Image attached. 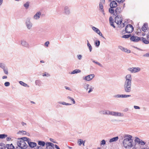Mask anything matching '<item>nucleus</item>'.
Wrapping results in <instances>:
<instances>
[{
	"instance_id": "1",
	"label": "nucleus",
	"mask_w": 149,
	"mask_h": 149,
	"mask_svg": "<svg viewBox=\"0 0 149 149\" xmlns=\"http://www.w3.org/2000/svg\"><path fill=\"white\" fill-rule=\"evenodd\" d=\"M132 136L129 134H125L123 136V145L125 148L130 149L133 146V141Z\"/></svg>"
},
{
	"instance_id": "2",
	"label": "nucleus",
	"mask_w": 149,
	"mask_h": 149,
	"mask_svg": "<svg viewBox=\"0 0 149 149\" xmlns=\"http://www.w3.org/2000/svg\"><path fill=\"white\" fill-rule=\"evenodd\" d=\"M19 140L17 142V145L18 146L22 149H25L27 147V142L29 139L26 137L21 138L18 139Z\"/></svg>"
},
{
	"instance_id": "3",
	"label": "nucleus",
	"mask_w": 149,
	"mask_h": 149,
	"mask_svg": "<svg viewBox=\"0 0 149 149\" xmlns=\"http://www.w3.org/2000/svg\"><path fill=\"white\" fill-rule=\"evenodd\" d=\"M124 86L132 85V77L131 74H128L125 77Z\"/></svg>"
},
{
	"instance_id": "4",
	"label": "nucleus",
	"mask_w": 149,
	"mask_h": 149,
	"mask_svg": "<svg viewBox=\"0 0 149 149\" xmlns=\"http://www.w3.org/2000/svg\"><path fill=\"white\" fill-rule=\"evenodd\" d=\"M116 15L115 18V22L117 24H121L123 21V18L120 15Z\"/></svg>"
},
{
	"instance_id": "5",
	"label": "nucleus",
	"mask_w": 149,
	"mask_h": 149,
	"mask_svg": "<svg viewBox=\"0 0 149 149\" xmlns=\"http://www.w3.org/2000/svg\"><path fill=\"white\" fill-rule=\"evenodd\" d=\"M134 29L133 27L130 24H128L127 25L125 28L126 32L127 33H132L133 32Z\"/></svg>"
},
{
	"instance_id": "6",
	"label": "nucleus",
	"mask_w": 149,
	"mask_h": 149,
	"mask_svg": "<svg viewBox=\"0 0 149 149\" xmlns=\"http://www.w3.org/2000/svg\"><path fill=\"white\" fill-rule=\"evenodd\" d=\"M25 24L27 28L30 30L32 29L33 26V24L31 22L30 20V19L29 18H28L26 19L25 22Z\"/></svg>"
},
{
	"instance_id": "7",
	"label": "nucleus",
	"mask_w": 149,
	"mask_h": 149,
	"mask_svg": "<svg viewBox=\"0 0 149 149\" xmlns=\"http://www.w3.org/2000/svg\"><path fill=\"white\" fill-rule=\"evenodd\" d=\"M127 70L131 73H135L139 72L141 70V69L139 67L129 68L127 69Z\"/></svg>"
},
{
	"instance_id": "8",
	"label": "nucleus",
	"mask_w": 149,
	"mask_h": 149,
	"mask_svg": "<svg viewBox=\"0 0 149 149\" xmlns=\"http://www.w3.org/2000/svg\"><path fill=\"white\" fill-rule=\"evenodd\" d=\"M141 38L138 37L137 36H132L130 38V40L133 42H138L140 41Z\"/></svg>"
},
{
	"instance_id": "9",
	"label": "nucleus",
	"mask_w": 149,
	"mask_h": 149,
	"mask_svg": "<svg viewBox=\"0 0 149 149\" xmlns=\"http://www.w3.org/2000/svg\"><path fill=\"white\" fill-rule=\"evenodd\" d=\"M95 77L94 74H91L83 77V79L87 81H90Z\"/></svg>"
},
{
	"instance_id": "10",
	"label": "nucleus",
	"mask_w": 149,
	"mask_h": 149,
	"mask_svg": "<svg viewBox=\"0 0 149 149\" xmlns=\"http://www.w3.org/2000/svg\"><path fill=\"white\" fill-rule=\"evenodd\" d=\"M124 91L127 93H130L132 91V85L124 86Z\"/></svg>"
},
{
	"instance_id": "11",
	"label": "nucleus",
	"mask_w": 149,
	"mask_h": 149,
	"mask_svg": "<svg viewBox=\"0 0 149 149\" xmlns=\"http://www.w3.org/2000/svg\"><path fill=\"white\" fill-rule=\"evenodd\" d=\"M46 149H54V144L52 143L46 142Z\"/></svg>"
},
{
	"instance_id": "12",
	"label": "nucleus",
	"mask_w": 149,
	"mask_h": 149,
	"mask_svg": "<svg viewBox=\"0 0 149 149\" xmlns=\"http://www.w3.org/2000/svg\"><path fill=\"white\" fill-rule=\"evenodd\" d=\"M112 116H115L123 117L124 114L123 113L120 112L112 111Z\"/></svg>"
},
{
	"instance_id": "13",
	"label": "nucleus",
	"mask_w": 149,
	"mask_h": 149,
	"mask_svg": "<svg viewBox=\"0 0 149 149\" xmlns=\"http://www.w3.org/2000/svg\"><path fill=\"white\" fill-rule=\"evenodd\" d=\"M92 28V29L97 34H99L100 36H102L103 38H104V37L103 36L102 34L99 29L94 26H93Z\"/></svg>"
},
{
	"instance_id": "14",
	"label": "nucleus",
	"mask_w": 149,
	"mask_h": 149,
	"mask_svg": "<svg viewBox=\"0 0 149 149\" xmlns=\"http://www.w3.org/2000/svg\"><path fill=\"white\" fill-rule=\"evenodd\" d=\"M131 96V95H127L125 94H118L116 95H115L114 96V97L117 98H127L130 97Z\"/></svg>"
},
{
	"instance_id": "15",
	"label": "nucleus",
	"mask_w": 149,
	"mask_h": 149,
	"mask_svg": "<svg viewBox=\"0 0 149 149\" xmlns=\"http://www.w3.org/2000/svg\"><path fill=\"white\" fill-rule=\"evenodd\" d=\"M41 14V13L40 11H38L33 16V18L35 20H38L40 17V16Z\"/></svg>"
},
{
	"instance_id": "16",
	"label": "nucleus",
	"mask_w": 149,
	"mask_h": 149,
	"mask_svg": "<svg viewBox=\"0 0 149 149\" xmlns=\"http://www.w3.org/2000/svg\"><path fill=\"white\" fill-rule=\"evenodd\" d=\"M64 13L66 15H69L70 13V9L68 6H65L64 8Z\"/></svg>"
},
{
	"instance_id": "17",
	"label": "nucleus",
	"mask_w": 149,
	"mask_h": 149,
	"mask_svg": "<svg viewBox=\"0 0 149 149\" xmlns=\"http://www.w3.org/2000/svg\"><path fill=\"white\" fill-rule=\"evenodd\" d=\"M21 43L22 45L26 47L29 48V43L24 40L21 41Z\"/></svg>"
},
{
	"instance_id": "18",
	"label": "nucleus",
	"mask_w": 149,
	"mask_h": 149,
	"mask_svg": "<svg viewBox=\"0 0 149 149\" xmlns=\"http://www.w3.org/2000/svg\"><path fill=\"white\" fill-rule=\"evenodd\" d=\"M30 139H29L27 142V143L28 144L29 146L31 148H34L36 146L37 144L35 142H31L30 141Z\"/></svg>"
},
{
	"instance_id": "19",
	"label": "nucleus",
	"mask_w": 149,
	"mask_h": 149,
	"mask_svg": "<svg viewBox=\"0 0 149 149\" xmlns=\"http://www.w3.org/2000/svg\"><path fill=\"white\" fill-rule=\"evenodd\" d=\"M118 5L117 3L114 1H111L110 4V6L111 8H116L117 6Z\"/></svg>"
},
{
	"instance_id": "20",
	"label": "nucleus",
	"mask_w": 149,
	"mask_h": 149,
	"mask_svg": "<svg viewBox=\"0 0 149 149\" xmlns=\"http://www.w3.org/2000/svg\"><path fill=\"white\" fill-rule=\"evenodd\" d=\"M122 11L121 7H117L115 10V13H116V15H119L121 12Z\"/></svg>"
},
{
	"instance_id": "21",
	"label": "nucleus",
	"mask_w": 149,
	"mask_h": 149,
	"mask_svg": "<svg viewBox=\"0 0 149 149\" xmlns=\"http://www.w3.org/2000/svg\"><path fill=\"white\" fill-rule=\"evenodd\" d=\"M109 21L110 25L113 26V28H115L116 27L114 24V20L111 17H109Z\"/></svg>"
},
{
	"instance_id": "22",
	"label": "nucleus",
	"mask_w": 149,
	"mask_h": 149,
	"mask_svg": "<svg viewBox=\"0 0 149 149\" xmlns=\"http://www.w3.org/2000/svg\"><path fill=\"white\" fill-rule=\"evenodd\" d=\"M148 28V26L147 24L145 23L143 26L142 27V30L144 32H146Z\"/></svg>"
},
{
	"instance_id": "23",
	"label": "nucleus",
	"mask_w": 149,
	"mask_h": 149,
	"mask_svg": "<svg viewBox=\"0 0 149 149\" xmlns=\"http://www.w3.org/2000/svg\"><path fill=\"white\" fill-rule=\"evenodd\" d=\"M141 39L140 41H142L145 44H148L149 43V42L148 40H147L146 38L144 37H141Z\"/></svg>"
},
{
	"instance_id": "24",
	"label": "nucleus",
	"mask_w": 149,
	"mask_h": 149,
	"mask_svg": "<svg viewBox=\"0 0 149 149\" xmlns=\"http://www.w3.org/2000/svg\"><path fill=\"white\" fill-rule=\"evenodd\" d=\"M118 136H116V137H113L110 139L109 141V142L110 143H111L113 142L116 141L118 140Z\"/></svg>"
},
{
	"instance_id": "25",
	"label": "nucleus",
	"mask_w": 149,
	"mask_h": 149,
	"mask_svg": "<svg viewBox=\"0 0 149 149\" xmlns=\"http://www.w3.org/2000/svg\"><path fill=\"white\" fill-rule=\"evenodd\" d=\"M85 143V141H83V140L81 139H79L78 140V144L80 146L82 144H83V146H84V143Z\"/></svg>"
},
{
	"instance_id": "26",
	"label": "nucleus",
	"mask_w": 149,
	"mask_h": 149,
	"mask_svg": "<svg viewBox=\"0 0 149 149\" xmlns=\"http://www.w3.org/2000/svg\"><path fill=\"white\" fill-rule=\"evenodd\" d=\"M38 144L39 145L43 147L45 146V144L46 145V143H45V142L43 141H38Z\"/></svg>"
},
{
	"instance_id": "27",
	"label": "nucleus",
	"mask_w": 149,
	"mask_h": 149,
	"mask_svg": "<svg viewBox=\"0 0 149 149\" xmlns=\"http://www.w3.org/2000/svg\"><path fill=\"white\" fill-rule=\"evenodd\" d=\"M6 147L7 149H13L14 148V146L12 144H6Z\"/></svg>"
},
{
	"instance_id": "28",
	"label": "nucleus",
	"mask_w": 149,
	"mask_h": 149,
	"mask_svg": "<svg viewBox=\"0 0 149 149\" xmlns=\"http://www.w3.org/2000/svg\"><path fill=\"white\" fill-rule=\"evenodd\" d=\"M141 140L138 137H136L134 140V143L136 144L138 143L139 144H140Z\"/></svg>"
},
{
	"instance_id": "29",
	"label": "nucleus",
	"mask_w": 149,
	"mask_h": 149,
	"mask_svg": "<svg viewBox=\"0 0 149 149\" xmlns=\"http://www.w3.org/2000/svg\"><path fill=\"white\" fill-rule=\"evenodd\" d=\"M81 72V71L80 70L75 69L73 71H72V72H71V74H76V73H79V72Z\"/></svg>"
},
{
	"instance_id": "30",
	"label": "nucleus",
	"mask_w": 149,
	"mask_h": 149,
	"mask_svg": "<svg viewBox=\"0 0 149 149\" xmlns=\"http://www.w3.org/2000/svg\"><path fill=\"white\" fill-rule=\"evenodd\" d=\"M102 4V3H100L99 8L100 10V11L102 12L104 14V9H103V6Z\"/></svg>"
},
{
	"instance_id": "31",
	"label": "nucleus",
	"mask_w": 149,
	"mask_h": 149,
	"mask_svg": "<svg viewBox=\"0 0 149 149\" xmlns=\"http://www.w3.org/2000/svg\"><path fill=\"white\" fill-rule=\"evenodd\" d=\"M87 45L88 47L90 52H91L92 50V48L91 45H90L88 40H87Z\"/></svg>"
},
{
	"instance_id": "32",
	"label": "nucleus",
	"mask_w": 149,
	"mask_h": 149,
	"mask_svg": "<svg viewBox=\"0 0 149 149\" xmlns=\"http://www.w3.org/2000/svg\"><path fill=\"white\" fill-rule=\"evenodd\" d=\"M6 148L5 144L2 143H0V149H6Z\"/></svg>"
},
{
	"instance_id": "33",
	"label": "nucleus",
	"mask_w": 149,
	"mask_h": 149,
	"mask_svg": "<svg viewBox=\"0 0 149 149\" xmlns=\"http://www.w3.org/2000/svg\"><path fill=\"white\" fill-rule=\"evenodd\" d=\"M35 83L36 85L38 86H41V83L40 80H36Z\"/></svg>"
},
{
	"instance_id": "34",
	"label": "nucleus",
	"mask_w": 149,
	"mask_h": 149,
	"mask_svg": "<svg viewBox=\"0 0 149 149\" xmlns=\"http://www.w3.org/2000/svg\"><path fill=\"white\" fill-rule=\"evenodd\" d=\"M29 5V2H27L25 3L24 4V6L25 7L26 9H27Z\"/></svg>"
},
{
	"instance_id": "35",
	"label": "nucleus",
	"mask_w": 149,
	"mask_h": 149,
	"mask_svg": "<svg viewBox=\"0 0 149 149\" xmlns=\"http://www.w3.org/2000/svg\"><path fill=\"white\" fill-rule=\"evenodd\" d=\"M112 111H110L108 110H105V114L112 115Z\"/></svg>"
},
{
	"instance_id": "36",
	"label": "nucleus",
	"mask_w": 149,
	"mask_h": 149,
	"mask_svg": "<svg viewBox=\"0 0 149 149\" xmlns=\"http://www.w3.org/2000/svg\"><path fill=\"white\" fill-rule=\"evenodd\" d=\"M89 86V84L85 83L83 85V87L87 91L88 88Z\"/></svg>"
},
{
	"instance_id": "37",
	"label": "nucleus",
	"mask_w": 149,
	"mask_h": 149,
	"mask_svg": "<svg viewBox=\"0 0 149 149\" xmlns=\"http://www.w3.org/2000/svg\"><path fill=\"white\" fill-rule=\"evenodd\" d=\"M131 34H129V35H123L122 37V38H129V37H131Z\"/></svg>"
},
{
	"instance_id": "38",
	"label": "nucleus",
	"mask_w": 149,
	"mask_h": 149,
	"mask_svg": "<svg viewBox=\"0 0 149 149\" xmlns=\"http://www.w3.org/2000/svg\"><path fill=\"white\" fill-rule=\"evenodd\" d=\"M91 60H92V61L93 63H95V64L98 65L100 67H102V64H101L99 62H97V61H94L92 59H91Z\"/></svg>"
},
{
	"instance_id": "39",
	"label": "nucleus",
	"mask_w": 149,
	"mask_h": 149,
	"mask_svg": "<svg viewBox=\"0 0 149 149\" xmlns=\"http://www.w3.org/2000/svg\"><path fill=\"white\" fill-rule=\"evenodd\" d=\"M58 103L61 104L63 105H70L71 104H69L68 103H66L65 102H58Z\"/></svg>"
},
{
	"instance_id": "40",
	"label": "nucleus",
	"mask_w": 149,
	"mask_h": 149,
	"mask_svg": "<svg viewBox=\"0 0 149 149\" xmlns=\"http://www.w3.org/2000/svg\"><path fill=\"white\" fill-rule=\"evenodd\" d=\"M7 136V134H0V139H3L6 137Z\"/></svg>"
},
{
	"instance_id": "41",
	"label": "nucleus",
	"mask_w": 149,
	"mask_h": 149,
	"mask_svg": "<svg viewBox=\"0 0 149 149\" xmlns=\"http://www.w3.org/2000/svg\"><path fill=\"white\" fill-rule=\"evenodd\" d=\"M67 98L68 99H70L71 101H72L73 102V104H75V101L74 99L73 98H72L71 97H70L69 96Z\"/></svg>"
},
{
	"instance_id": "42",
	"label": "nucleus",
	"mask_w": 149,
	"mask_h": 149,
	"mask_svg": "<svg viewBox=\"0 0 149 149\" xmlns=\"http://www.w3.org/2000/svg\"><path fill=\"white\" fill-rule=\"evenodd\" d=\"M113 8H111L109 9V12L113 14L114 12V10L113 9Z\"/></svg>"
},
{
	"instance_id": "43",
	"label": "nucleus",
	"mask_w": 149,
	"mask_h": 149,
	"mask_svg": "<svg viewBox=\"0 0 149 149\" xmlns=\"http://www.w3.org/2000/svg\"><path fill=\"white\" fill-rule=\"evenodd\" d=\"M19 83L21 85L24 86H28L26 84L22 81H20L19 82Z\"/></svg>"
},
{
	"instance_id": "44",
	"label": "nucleus",
	"mask_w": 149,
	"mask_h": 149,
	"mask_svg": "<svg viewBox=\"0 0 149 149\" xmlns=\"http://www.w3.org/2000/svg\"><path fill=\"white\" fill-rule=\"evenodd\" d=\"M0 67L3 69L5 68V65L4 64L0 63Z\"/></svg>"
},
{
	"instance_id": "45",
	"label": "nucleus",
	"mask_w": 149,
	"mask_h": 149,
	"mask_svg": "<svg viewBox=\"0 0 149 149\" xmlns=\"http://www.w3.org/2000/svg\"><path fill=\"white\" fill-rule=\"evenodd\" d=\"M123 51L128 53H130L131 52V51L130 50L128 49H127L125 48Z\"/></svg>"
},
{
	"instance_id": "46",
	"label": "nucleus",
	"mask_w": 149,
	"mask_h": 149,
	"mask_svg": "<svg viewBox=\"0 0 149 149\" xmlns=\"http://www.w3.org/2000/svg\"><path fill=\"white\" fill-rule=\"evenodd\" d=\"M96 46L98 47L100 45V41L99 40H97L95 42Z\"/></svg>"
},
{
	"instance_id": "47",
	"label": "nucleus",
	"mask_w": 149,
	"mask_h": 149,
	"mask_svg": "<svg viewBox=\"0 0 149 149\" xmlns=\"http://www.w3.org/2000/svg\"><path fill=\"white\" fill-rule=\"evenodd\" d=\"M42 76H46L47 77L50 76V74L47 72H45L43 74Z\"/></svg>"
},
{
	"instance_id": "48",
	"label": "nucleus",
	"mask_w": 149,
	"mask_h": 149,
	"mask_svg": "<svg viewBox=\"0 0 149 149\" xmlns=\"http://www.w3.org/2000/svg\"><path fill=\"white\" fill-rule=\"evenodd\" d=\"M89 89V90L88 91V93H90L93 91V88H92V86H91L90 87Z\"/></svg>"
},
{
	"instance_id": "49",
	"label": "nucleus",
	"mask_w": 149,
	"mask_h": 149,
	"mask_svg": "<svg viewBox=\"0 0 149 149\" xmlns=\"http://www.w3.org/2000/svg\"><path fill=\"white\" fill-rule=\"evenodd\" d=\"M115 1L119 3H121L124 2L125 0H115Z\"/></svg>"
},
{
	"instance_id": "50",
	"label": "nucleus",
	"mask_w": 149,
	"mask_h": 149,
	"mask_svg": "<svg viewBox=\"0 0 149 149\" xmlns=\"http://www.w3.org/2000/svg\"><path fill=\"white\" fill-rule=\"evenodd\" d=\"M106 144V142L104 140H102L101 141V145H104Z\"/></svg>"
},
{
	"instance_id": "51",
	"label": "nucleus",
	"mask_w": 149,
	"mask_h": 149,
	"mask_svg": "<svg viewBox=\"0 0 149 149\" xmlns=\"http://www.w3.org/2000/svg\"><path fill=\"white\" fill-rule=\"evenodd\" d=\"M133 147L132 149H137L138 147H137L136 144L135 143L134 144L133 146Z\"/></svg>"
},
{
	"instance_id": "52",
	"label": "nucleus",
	"mask_w": 149,
	"mask_h": 149,
	"mask_svg": "<svg viewBox=\"0 0 149 149\" xmlns=\"http://www.w3.org/2000/svg\"><path fill=\"white\" fill-rule=\"evenodd\" d=\"M10 83L9 82H6L5 83L4 85L6 86H8L10 85Z\"/></svg>"
},
{
	"instance_id": "53",
	"label": "nucleus",
	"mask_w": 149,
	"mask_h": 149,
	"mask_svg": "<svg viewBox=\"0 0 149 149\" xmlns=\"http://www.w3.org/2000/svg\"><path fill=\"white\" fill-rule=\"evenodd\" d=\"M3 70L4 73L6 74H8V72L7 69H6L5 68H4V69H3Z\"/></svg>"
},
{
	"instance_id": "54",
	"label": "nucleus",
	"mask_w": 149,
	"mask_h": 149,
	"mask_svg": "<svg viewBox=\"0 0 149 149\" xmlns=\"http://www.w3.org/2000/svg\"><path fill=\"white\" fill-rule=\"evenodd\" d=\"M77 57L79 60H81L82 58V55H77Z\"/></svg>"
},
{
	"instance_id": "55",
	"label": "nucleus",
	"mask_w": 149,
	"mask_h": 149,
	"mask_svg": "<svg viewBox=\"0 0 149 149\" xmlns=\"http://www.w3.org/2000/svg\"><path fill=\"white\" fill-rule=\"evenodd\" d=\"M99 113L101 114H105V111H104V110H101V111H100L99 112Z\"/></svg>"
},
{
	"instance_id": "56",
	"label": "nucleus",
	"mask_w": 149,
	"mask_h": 149,
	"mask_svg": "<svg viewBox=\"0 0 149 149\" xmlns=\"http://www.w3.org/2000/svg\"><path fill=\"white\" fill-rule=\"evenodd\" d=\"M118 48L121 50H122V51H123L125 47L121 46H119Z\"/></svg>"
},
{
	"instance_id": "57",
	"label": "nucleus",
	"mask_w": 149,
	"mask_h": 149,
	"mask_svg": "<svg viewBox=\"0 0 149 149\" xmlns=\"http://www.w3.org/2000/svg\"><path fill=\"white\" fill-rule=\"evenodd\" d=\"M49 41H47L45 43V45L47 47H48V45H49Z\"/></svg>"
},
{
	"instance_id": "58",
	"label": "nucleus",
	"mask_w": 149,
	"mask_h": 149,
	"mask_svg": "<svg viewBox=\"0 0 149 149\" xmlns=\"http://www.w3.org/2000/svg\"><path fill=\"white\" fill-rule=\"evenodd\" d=\"M145 143H146L144 141H143L142 140H141L140 143V144L141 145H145Z\"/></svg>"
},
{
	"instance_id": "59",
	"label": "nucleus",
	"mask_w": 149,
	"mask_h": 149,
	"mask_svg": "<svg viewBox=\"0 0 149 149\" xmlns=\"http://www.w3.org/2000/svg\"><path fill=\"white\" fill-rule=\"evenodd\" d=\"M34 149H43V148L40 146H37Z\"/></svg>"
},
{
	"instance_id": "60",
	"label": "nucleus",
	"mask_w": 149,
	"mask_h": 149,
	"mask_svg": "<svg viewBox=\"0 0 149 149\" xmlns=\"http://www.w3.org/2000/svg\"><path fill=\"white\" fill-rule=\"evenodd\" d=\"M143 56L149 57V53H148L143 55Z\"/></svg>"
},
{
	"instance_id": "61",
	"label": "nucleus",
	"mask_w": 149,
	"mask_h": 149,
	"mask_svg": "<svg viewBox=\"0 0 149 149\" xmlns=\"http://www.w3.org/2000/svg\"><path fill=\"white\" fill-rule=\"evenodd\" d=\"M121 25L120 26V27L122 28L123 27L125 26V24L124 23H121L120 24Z\"/></svg>"
},
{
	"instance_id": "62",
	"label": "nucleus",
	"mask_w": 149,
	"mask_h": 149,
	"mask_svg": "<svg viewBox=\"0 0 149 149\" xmlns=\"http://www.w3.org/2000/svg\"><path fill=\"white\" fill-rule=\"evenodd\" d=\"M134 108L136 109H140V107H139L136 106H134Z\"/></svg>"
},
{
	"instance_id": "63",
	"label": "nucleus",
	"mask_w": 149,
	"mask_h": 149,
	"mask_svg": "<svg viewBox=\"0 0 149 149\" xmlns=\"http://www.w3.org/2000/svg\"><path fill=\"white\" fill-rule=\"evenodd\" d=\"M54 147L56 148L57 149H60L59 147L56 145L54 144Z\"/></svg>"
},
{
	"instance_id": "64",
	"label": "nucleus",
	"mask_w": 149,
	"mask_h": 149,
	"mask_svg": "<svg viewBox=\"0 0 149 149\" xmlns=\"http://www.w3.org/2000/svg\"><path fill=\"white\" fill-rule=\"evenodd\" d=\"M147 38L148 40H149V31L147 34Z\"/></svg>"
}]
</instances>
